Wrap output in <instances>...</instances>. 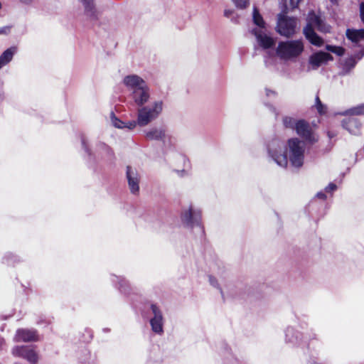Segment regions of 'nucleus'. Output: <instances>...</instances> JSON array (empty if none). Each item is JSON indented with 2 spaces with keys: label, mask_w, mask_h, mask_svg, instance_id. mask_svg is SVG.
Returning <instances> with one entry per match:
<instances>
[{
  "label": "nucleus",
  "mask_w": 364,
  "mask_h": 364,
  "mask_svg": "<svg viewBox=\"0 0 364 364\" xmlns=\"http://www.w3.org/2000/svg\"><path fill=\"white\" fill-rule=\"evenodd\" d=\"M284 145L279 139L272 140L267 146L269 156L281 167H287L288 159L296 168L302 166L304 160L305 143L297 138L288 140L284 151Z\"/></svg>",
  "instance_id": "obj_1"
},
{
  "label": "nucleus",
  "mask_w": 364,
  "mask_h": 364,
  "mask_svg": "<svg viewBox=\"0 0 364 364\" xmlns=\"http://www.w3.org/2000/svg\"><path fill=\"white\" fill-rule=\"evenodd\" d=\"M315 28L323 33L330 31L329 26L326 25L319 16L314 12H310L307 17V25L304 28V34L312 45L321 47L323 44V40L316 34L314 31Z\"/></svg>",
  "instance_id": "obj_2"
},
{
  "label": "nucleus",
  "mask_w": 364,
  "mask_h": 364,
  "mask_svg": "<svg viewBox=\"0 0 364 364\" xmlns=\"http://www.w3.org/2000/svg\"><path fill=\"white\" fill-rule=\"evenodd\" d=\"M164 102L155 100L149 105H142L137 109L138 123L139 127H146L156 120L162 113Z\"/></svg>",
  "instance_id": "obj_3"
},
{
  "label": "nucleus",
  "mask_w": 364,
  "mask_h": 364,
  "mask_svg": "<svg viewBox=\"0 0 364 364\" xmlns=\"http://www.w3.org/2000/svg\"><path fill=\"white\" fill-rule=\"evenodd\" d=\"M304 44L301 40H290L279 43L276 53L284 60H294L304 51Z\"/></svg>",
  "instance_id": "obj_4"
},
{
  "label": "nucleus",
  "mask_w": 364,
  "mask_h": 364,
  "mask_svg": "<svg viewBox=\"0 0 364 364\" xmlns=\"http://www.w3.org/2000/svg\"><path fill=\"white\" fill-rule=\"evenodd\" d=\"M202 210L200 208L190 204L182 210L181 218L182 222L188 227H201Z\"/></svg>",
  "instance_id": "obj_5"
},
{
  "label": "nucleus",
  "mask_w": 364,
  "mask_h": 364,
  "mask_svg": "<svg viewBox=\"0 0 364 364\" xmlns=\"http://www.w3.org/2000/svg\"><path fill=\"white\" fill-rule=\"evenodd\" d=\"M296 18H289L283 14L278 15L277 32L284 36H292L296 32Z\"/></svg>",
  "instance_id": "obj_6"
},
{
  "label": "nucleus",
  "mask_w": 364,
  "mask_h": 364,
  "mask_svg": "<svg viewBox=\"0 0 364 364\" xmlns=\"http://www.w3.org/2000/svg\"><path fill=\"white\" fill-rule=\"evenodd\" d=\"M144 136L147 140L161 141L166 145L171 142V136L164 127H152L144 131Z\"/></svg>",
  "instance_id": "obj_7"
},
{
  "label": "nucleus",
  "mask_w": 364,
  "mask_h": 364,
  "mask_svg": "<svg viewBox=\"0 0 364 364\" xmlns=\"http://www.w3.org/2000/svg\"><path fill=\"white\" fill-rule=\"evenodd\" d=\"M153 316L150 319L151 330L156 334L161 335L164 333V317L161 309L156 304L151 305Z\"/></svg>",
  "instance_id": "obj_8"
},
{
  "label": "nucleus",
  "mask_w": 364,
  "mask_h": 364,
  "mask_svg": "<svg viewBox=\"0 0 364 364\" xmlns=\"http://www.w3.org/2000/svg\"><path fill=\"white\" fill-rule=\"evenodd\" d=\"M295 129L298 135L311 144L318 140L317 137L312 132L309 124L304 120H299L296 124Z\"/></svg>",
  "instance_id": "obj_9"
},
{
  "label": "nucleus",
  "mask_w": 364,
  "mask_h": 364,
  "mask_svg": "<svg viewBox=\"0 0 364 364\" xmlns=\"http://www.w3.org/2000/svg\"><path fill=\"white\" fill-rule=\"evenodd\" d=\"M12 353L15 356L23 358L32 364L38 361V355L31 346H16L13 349Z\"/></svg>",
  "instance_id": "obj_10"
},
{
  "label": "nucleus",
  "mask_w": 364,
  "mask_h": 364,
  "mask_svg": "<svg viewBox=\"0 0 364 364\" xmlns=\"http://www.w3.org/2000/svg\"><path fill=\"white\" fill-rule=\"evenodd\" d=\"M123 82L130 92V94L147 85L141 77L136 75H129L126 76L123 80Z\"/></svg>",
  "instance_id": "obj_11"
},
{
  "label": "nucleus",
  "mask_w": 364,
  "mask_h": 364,
  "mask_svg": "<svg viewBox=\"0 0 364 364\" xmlns=\"http://www.w3.org/2000/svg\"><path fill=\"white\" fill-rule=\"evenodd\" d=\"M252 33L256 37L258 44L263 49H268L275 43L274 40L265 33V29H252Z\"/></svg>",
  "instance_id": "obj_12"
},
{
  "label": "nucleus",
  "mask_w": 364,
  "mask_h": 364,
  "mask_svg": "<svg viewBox=\"0 0 364 364\" xmlns=\"http://www.w3.org/2000/svg\"><path fill=\"white\" fill-rule=\"evenodd\" d=\"M126 174L131 193L137 194L139 191V176L137 171L131 166H127Z\"/></svg>",
  "instance_id": "obj_13"
},
{
  "label": "nucleus",
  "mask_w": 364,
  "mask_h": 364,
  "mask_svg": "<svg viewBox=\"0 0 364 364\" xmlns=\"http://www.w3.org/2000/svg\"><path fill=\"white\" fill-rule=\"evenodd\" d=\"M132 99L138 106L144 105L150 98V90L147 85L130 94Z\"/></svg>",
  "instance_id": "obj_14"
},
{
  "label": "nucleus",
  "mask_w": 364,
  "mask_h": 364,
  "mask_svg": "<svg viewBox=\"0 0 364 364\" xmlns=\"http://www.w3.org/2000/svg\"><path fill=\"white\" fill-rule=\"evenodd\" d=\"M333 57L328 53L318 52L311 55L309 63L313 66L314 69L318 68L323 63L332 60Z\"/></svg>",
  "instance_id": "obj_15"
},
{
  "label": "nucleus",
  "mask_w": 364,
  "mask_h": 364,
  "mask_svg": "<svg viewBox=\"0 0 364 364\" xmlns=\"http://www.w3.org/2000/svg\"><path fill=\"white\" fill-rule=\"evenodd\" d=\"M18 342H30L38 341L36 331L33 329H18L15 336Z\"/></svg>",
  "instance_id": "obj_16"
},
{
  "label": "nucleus",
  "mask_w": 364,
  "mask_h": 364,
  "mask_svg": "<svg viewBox=\"0 0 364 364\" xmlns=\"http://www.w3.org/2000/svg\"><path fill=\"white\" fill-rule=\"evenodd\" d=\"M84 6L85 15L90 21H95L98 17V11H97L94 0H80Z\"/></svg>",
  "instance_id": "obj_17"
},
{
  "label": "nucleus",
  "mask_w": 364,
  "mask_h": 364,
  "mask_svg": "<svg viewBox=\"0 0 364 364\" xmlns=\"http://www.w3.org/2000/svg\"><path fill=\"white\" fill-rule=\"evenodd\" d=\"M342 126L347 129L350 134L357 135L360 133L361 124L358 119L350 117L342 121Z\"/></svg>",
  "instance_id": "obj_18"
},
{
  "label": "nucleus",
  "mask_w": 364,
  "mask_h": 364,
  "mask_svg": "<svg viewBox=\"0 0 364 364\" xmlns=\"http://www.w3.org/2000/svg\"><path fill=\"white\" fill-rule=\"evenodd\" d=\"M346 36L352 42L358 43L364 39V28L359 30L347 29Z\"/></svg>",
  "instance_id": "obj_19"
},
{
  "label": "nucleus",
  "mask_w": 364,
  "mask_h": 364,
  "mask_svg": "<svg viewBox=\"0 0 364 364\" xmlns=\"http://www.w3.org/2000/svg\"><path fill=\"white\" fill-rule=\"evenodd\" d=\"M16 51V48L11 47L6 50L0 56V68L9 63Z\"/></svg>",
  "instance_id": "obj_20"
},
{
  "label": "nucleus",
  "mask_w": 364,
  "mask_h": 364,
  "mask_svg": "<svg viewBox=\"0 0 364 364\" xmlns=\"http://www.w3.org/2000/svg\"><path fill=\"white\" fill-rule=\"evenodd\" d=\"M252 18H253L254 23L259 27L257 29H262V30L265 29L264 28L265 23L263 20L262 16L260 15L258 9L256 7H254Z\"/></svg>",
  "instance_id": "obj_21"
},
{
  "label": "nucleus",
  "mask_w": 364,
  "mask_h": 364,
  "mask_svg": "<svg viewBox=\"0 0 364 364\" xmlns=\"http://www.w3.org/2000/svg\"><path fill=\"white\" fill-rule=\"evenodd\" d=\"M340 114L350 116L363 115L364 114V103L348 109L345 112L340 113Z\"/></svg>",
  "instance_id": "obj_22"
},
{
  "label": "nucleus",
  "mask_w": 364,
  "mask_h": 364,
  "mask_svg": "<svg viewBox=\"0 0 364 364\" xmlns=\"http://www.w3.org/2000/svg\"><path fill=\"white\" fill-rule=\"evenodd\" d=\"M301 0H281L283 5V13H287L290 10H293L298 7Z\"/></svg>",
  "instance_id": "obj_23"
},
{
  "label": "nucleus",
  "mask_w": 364,
  "mask_h": 364,
  "mask_svg": "<svg viewBox=\"0 0 364 364\" xmlns=\"http://www.w3.org/2000/svg\"><path fill=\"white\" fill-rule=\"evenodd\" d=\"M285 338L287 342L296 343L298 340V333L293 328L289 327L285 331Z\"/></svg>",
  "instance_id": "obj_24"
},
{
  "label": "nucleus",
  "mask_w": 364,
  "mask_h": 364,
  "mask_svg": "<svg viewBox=\"0 0 364 364\" xmlns=\"http://www.w3.org/2000/svg\"><path fill=\"white\" fill-rule=\"evenodd\" d=\"M357 60L355 57L351 56L346 60L343 69L348 73L355 66Z\"/></svg>",
  "instance_id": "obj_25"
},
{
  "label": "nucleus",
  "mask_w": 364,
  "mask_h": 364,
  "mask_svg": "<svg viewBox=\"0 0 364 364\" xmlns=\"http://www.w3.org/2000/svg\"><path fill=\"white\" fill-rule=\"evenodd\" d=\"M110 119L111 122L114 127L118 129L125 128V122H123L118 119L113 112H112L110 114Z\"/></svg>",
  "instance_id": "obj_26"
},
{
  "label": "nucleus",
  "mask_w": 364,
  "mask_h": 364,
  "mask_svg": "<svg viewBox=\"0 0 364 364\" xmlns=\"http://www.w3.org/2000/svg\"><path fill=\"white\" fill-rule=\"evenodd\" d=\"M297 122L298 121H296L294 118L291 117H284L283 118V124L287 128L295 129Z\"/></svg>",
  "instance_id": "obj_27"
},
{
  "label": "nucleus",
  "mask_w": 364,
  "mask_h": 364,
  "mask_svg": "<svg viewBox=\"0 0 364 364\" xmlns=\"http://www.w3.org/2000/svg\"><path fill=\"white\" fill-rule=\"evenodd\" d=\"M326 50L331 51L338 56H341L345 53V49L342 47L335 46H326Z\"/></svg>",
  "instance_id": "obj_28"
},
{
  "label": "nucleus",
  "mask_w": 364,
  "mask_h": 364,
  "mask_svg": "<svg viewBox=\"0 0 364 364\" xmlns=\"http://www.w3.org/2000/svg\"><path fill=\"white\" fill-rule=\"evenodd\" d=\"M316 107L321 114H324L326 111V107L321 103L318 96L316 97Z\"/></svg>",
  "instance_id": "obj_29"
},
{
  "label": "nucleus",
  "mask_w": 364,
  "mask_h": 364,
  "mask_svg": "<svg viewBox=\"0 0 364 364\" xmlns=\"http://www.w3.org/2000/svg\"><path fill=\"white\" fill-rule=\"evenodd\" d=\"M235 6L238 9H245L249 4L248 0H232Z\"/></svg>",
  "instance_id": "obj_30"
},
{
  "label": "nucleus",
  "mask_w": 364,
  "mask_h": 364,
  "mask_svg": "<svg viewBox=\"0 0 364 364\" xmlns=\"http://www.w3.org/2000/svg\"><path fill=\"white\" fill-rule=\"evenodd\" d=\"M137 125L139 126L137 117L136 120H130L125 122V128H127L129 130L134 129Z\"/></svg>",
  "instance_id": "obj_31"
},
{
  "label": "nucleus",
  "mask_w": 364,
  "mask_h": 364,
  "mask_svg": "<svg viewBox=\"0 0 364 364\" xmlns=\"http://www.w3.org/2000/svg\"><path fill=\"white\" fill-rule=\"evenodd\" d=\"M118 279V277H117ZM119 289L126 293V287L128 285L127 282L124 278H119Z\"/></svg>",
  "instance_id": "obj_32"
},
{
  "label": "nucleus",
  "mask_w": 364,
  "mask_h": 364,
  "mask_svg": "<svg viewBox=\"0 0 364 364\" xmlns=\"http://www.w3.org/2000/svg\"><path fill=\"white\" fill-rule=\"evenodd\" d=\"M100 146L107 154V156H112V151L108 146L105 144H101Z\"/></svg>",
  "instance_id": "obj_33"
},
{
  "label": "nucleus",
  "mask_w": 364,
  "mask_h": 364,
  "mask_svg": "<svg viewBox=\"0 0 364 364\" xmlns=\"http://www.w3.org/2000/svg\"><path fill=\"white\" fill-rule=\"evenodd\" d=\"M209 282L213 287L218 288V280L214 277L209 276Z\"/></svg>",
  "instance_id": "obj_34"
},
{
  "label": "nucleus",
  "mask_w": 364,
  "mask_h": 364,
  "mask_svg": "<svg viewBox=\"0 0 364 364\" xmlns=\"http://www.w3.org/2000/svg\"><path fill=\"white\" fill-rule=\"evenodd\" d=\"M336 188H337L336 185L333 183H331L328 184V186H327L326 187L325 190L326 192H331V191H333L336 190Z\"/></svg>",
  "instance_id": "obj_35"
},
{
  "label": "nucleus",
  "mask_w": 364,
  "mask_h": 364,
  "mask_svg": "<svg viewBox=\"0 0 364 364\" xmlns=\"http://www.w3.org/2000/svg\"><path fill=\"white\" fill-rule=\"evenodd\" d=\"M360 15L362 21L364 23V3L360 4Z\"/></svg>",
  "instance_id": "obj_36"
},
{
  "label": "nucleus",
  "mask_w": 364,
  "mask_h": 364,
  "mask_svg": "<svg viewBox=\"0 0 364 364\" xmlns=\"http://www.w3.org/2000/svg\"><path fill=\"white\" fill-rule=\"evenodd\" d=\"M235 13L234 10L232 9H225L224 11V15L227 18H230L232 15H233Z\"/></svg>",
  "instance_id": "obj_37"
},
{
  "label": "nucleus",
  "mask_w": 364,
  "mask_h": 364,
  "mask_svg": "<svg viewBox=\"0 0 364 364\" xmlns=\"http://www.w3.org/2000/svg\"><path fill=\"white\" fill-rule=\"evenodd\" d=\"M10 31V27L9 26H4L2 28H0V35L1 34H7Z\"/></svg>",
  "instance_id": "obj_38"
},
{
  "label": "nucleus",
  "mask_w": 364,
  "mask_h": 364,
  "mask_svg": "<svg viewBox=\"0 0 364 364\" xmlns=\"http://www.w3.org/2000/svg\"><path fill=\"white\" fill-rule=\"evenodd\" d=\"M82 147L83 149H85V151L89 154L90 155V150L88 149V147H87V143H86V141L84 138H82Z\"/></svg>",
  "instance_id": "obj_39"
},
{
  "label": "nucleus",
  "mask_w": 364,
  "mask_h": 364,
  "mask_svg": "<svg viewBox=\"0 0 364 364\" xmlns=\"http://www.w3.org/2000/svg\"><path fill=\"white\" fill-rule=\"evenodd\" d=\"M364 56V50L360 51L355 57L357 58V61L360 60Z\"/></svg>",
  "instance_id": "obj_40"
},
{
  "label": "nucleus",
  "mask_w": 364,
  "mask_h": 364,
  "mask_svg": "<svg viewBox=\"0 0 364 364\" xmlns=\"http://www.w3.org/2000/svg\"><path fill=\"white\" fill-rule=\"evenodd\" d=\"M316 197L320 198V199H323L324 200L326 198V195L323 192H319L316 194Z\"/></svg>",
  "instance_id": "obj_41"
},
{
  "label": "nucleus",
  "mask_w": 364,
  "mask_h": 364,
  "mask_svg": "<svg viewBox=\"0 0 364 364\" xmlns=\"http://www.w3.org/2000/svg\"><path fill=\"white\" fill-rule=\"evenodd\" d=\"M14 257H16V256L13 255L12 254H9V255L6 256V259H7V263L10 264V259H13Z\"/></svg>",
  "instance_id": "obj_42"
},
{
  "label": "nucleus",
  "mask_w": 364,
  "mask_h": 364,
  "mask_svg": "<svg viewBox=\"0 0 364 364\" xmlns=\"http://www.w3.org/2000/svg\"><path fill=\"white\" fill-rule=\"evenodd\" d=\"M266 94L267 96H270V95H275V92H273V91H271L269 90H266Z\"/></svg>",
  "instance_id": "obj_43"
},
{
  "label": "nucleus",
  "mask_w": 364,
  "mask_h": 364,
  "mask_svg": "<svg viewBox=\"0 0 364 364\" xmlns=\"http://www.w3.org/2000/svg\"><path fill=\"white\" fill-rule=\"evenodd\" d=\"M21 1L28 4L31 1V0H21Z\"/></svg>",
  "instance_id": "obj_44"
},
{
  "label": "nucleus",
  "mask_w": 364,
  "mask_h": 364,
  "mask_svg": "<svg viewBox=\"0 0 364 364\" xmlns=\"http://www.w3.org/2000/svg\"><path fill=\"white\" fill-rule=\"evenodd\" d=\"M177 172L178 173H180L181 176H182V173H185V171H178Z\"/></svg>",
  "instance_id": "obj_45"
},
{
  "label": "nucleus",
  "mask_w": 364,
  "mask_h": 364,
  "mask_svg": "<svg viewBox=\"0 0 364 364\" xmlns=\"http://www.w3.org/2000/svg\"><path fill=\"white\" fill-rule=\"evenodd\" d=\"M328 136H329L330 137H332L333 134H330V133H328Z\"/></svg>",
  "instance_id": "obj_46"
},
{
  "label": "nucleus",
  "mask_w": 364,
  "mask_h": 364,
  "mask_svg": "<svg viewBox=\"0 0 364 364\" xmlns=\"http://www.w3.org/2000/svg\"><path fill=\"white\" fill-rule=\"evenodd\" d=\"M328 136H329L330 137H332L333 134H330V133H328Z\"/></svg>",
  "instance_id": "obj_47"
}]
</instances>
